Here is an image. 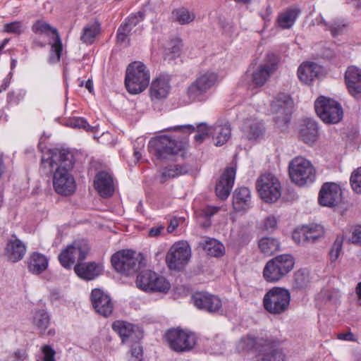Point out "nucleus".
<instances>
[{"label":"nucleus","instance_id":"f257e3e1","mask_svg":"<svg viewBox=\"0 0 361 361\" xmlns=\"http://www.w3.org/2000/svg\"><path fill=\"white\" fill-rule=\"evenodd\" d=\"M74 164V156L68 149H49L42 156L40 169L45 175L53 173V187L56 193L68 196L75 192L76 184L71 173Z\"/></svg>","mask_w":361,"mask_h":361},{"label":"nucleus","instance_id":"f03ea898","mask_svg":"<svg viewBox=\"0 0 361 361\" xmlns=\"http://www.w3.org/2000/svg\"><path fill=\"white\" fill-rule=\"evenodd\" d=\"M236 350L253 352L256 361H285L286 355L280 348L279 342L272 339L256 338L247 334L240 338L236 345Z\"/></svg>","mask_w":361,"mask_h":361},{"label":"nucleus","instance_id":"7ed1b4c3","mask_svg":"<svg viewBox=\"0 0 361 361\" xmlns=\"http://www.w3.org/2000/svg\"><path fill=\"white\" fill-rule=\"evenodd\" d=\"M150 73L141 61L130 63L126 68L125 85L128 92L136 94L144 91L149 84Z\"/></svg>","mask_w":361,"mask_h":361},{"label":"nucleus","instance_id":"20e7f679","mask_svg":"<svg viewBox=\"0 0 361 361\" xmlns=\"http://www.w3.org/2000/svg\"><path fill=\"white\" fill-rule=\"evenodd\" d=\"M288 172L291 181L299 186L312 184L316 179L314 166L310 161L301 156L290 161Z\"/></svg>","mask_w":361,"mask_h":361},{"label":"nucleus","instance_id":"39448f33","mask_svg":"<svg viewBox=\"0 0 361 361\" xmlns=\"http://www.w3.org/2000/svg\"><path fill=\"white\" fill-rule=\"evenodd\" d=\"M294 264L295 259L290 255H278L267 262L263 269V277L267 282H278L290 272Z\"/></svg>","mask_w":361,"mask_h":361},{"label":"nucleus","instance_id":"423d86ee","mask_svg":"<svg viewBox=\"0 0 361 361\" xmlns=\"http://www.w3.org/2000/svg\"><path fill=\"white\" fill-rule=\"evenodd\" d=\"M262 302L267 312L273 315H280L289 309L290 293L286 288L273 287L264 294Z\"/></svg>","mask_w":361,"mask_h":361},{"label":"nucleus","instance_id":"0eeeda50","mask_svg":"<svg viewBox=\"0 0 361 361\" xmlns=\"http://www.w3.org/2000/svg\"><path fill=\"white\" fill-rule=\"evenodd\" d=\"M132 250H121L112 255L111 263L114 269L124 276L135 274L142 266V259L135 257Z\"/></svg>","mask_w":361,"mask_h":361},{"label":"nucleus","instance_id":"6e6552de","mask_svg":"<svg viewBox=\"0 0 361 361\" xmlns=\"http://www.w3.org/2000/svg\"><path fill=\"white\" fill-rule=\"evenodd\" d=\"M218 81V75L212 71L201 73L188 87L186 95L190 102H204L206 93L213 87Z\"/></svg>","mask_w":361,"mask_h":361},{"label":"nucleus","instance_id":"1a4fd4ad","mask_svg":"<svg viewBox=\"0 0 361 361\" xmlns=\"http://www.w3.org/2000/svg\"><path fill=\"white\" fill-rule=\"evenodd\" d=\"M314 108L318 116L326 123H338L343 117L341 104L329 97H319L314 102Z\"/></svg>","mask_w":361,"mask_h":361},{"label":"nucleus","instance_id":"9d476101","mask_svg":"<svg viewBox=\"0 0 361 361\" xmlns=\"http://www.w3.org/2000/svg\"><path fill=\"white\" fill-rule=\"evenodd\" d=\"M89 250L90 247L86 240H75L61 250L58 258L63 268L71 269L76 261L78 263L85 259Z\"/></svg>","mask_w":361,"mask_h":361},{"label":"nucleus","instance_id":"9b49d317","mask_svg":"<svg viewBox=\"0 0 361 361\" xmlns=\"http://www.w3.org/2000/svg\"><path fill=\"white\" fill-rule=\"evenodd\" d=\"M136 285L140 289L149 292L166 293L170 289L169 282L151 270L140 271L137 276Z\"/></svg>","mask_w":361,"mask_h":361},{"label":"nucleus","instance_id":"f8f14e48","mask_svg":"<svg viewBox=\"0 0 361 361\" xmlns=\"http://www.w3.org/2000/svg\"><path fill=\"white\" fill-rule=\"evenodd\" d=\"M256 188L262 199L267 202H276L281 195V183L271 173L262 175L257 180Z\"/></svg>","mask_w":361,"mask_h":361},{"label":"nucleus","instance_id":"ddd939ff","mask_svg":"<svg viewBox=\"0 0 361 361\" xmlns=\"http://www.w3.org/2000/svg\"><path fill=\"white\" fill-rule=\"evenodd\" d=\"M191 256V250L186 242L175 243L166 256V262L170 269L181 270L188 262Z\"/></svg>","mask_w":361,"mask_h":361},{"label":"nucleus","instance_id":"4468645a","mask_svg":"<svg viewBox=\"0 0 361 361\" xmlns=\"http://www.w3.org/2000/svg\"><path fill=\"white\" fill-rule=\"evenodd\" d=\"M165 337L170 348L176 352L188 351L193 348L196 343L193 334L178 329H169Z\"/></svg>","mask_w":361,"mask_h":361},{"label":"nucleus","instance_id":"2eb2a0df","mask_svg":"<svg viewBox=\"0 0 361 361\" xmlns=\"http://www.w3.org/2000/svg\"><path fill=\"white\" fill-rule=\"evenodd\" d=\"M148 147L153 151L158 159H167L170 156L176 154L180 151L177 142L167 135H161L150 140Z\"/></svg>","mask_w":361,"mask_h":361},{"label":"nucleus","instance_id":"dca6fc26","mask_svg":"<svg viewBox=\"0 0 361 361\" xmlns=\"http://www.w3.org/2000/svg\"><path fill=\"white\" fill-rule=\"evenodd\" d=\"M193 305L208 313H219L222 310V302L219 297L208 292H195L191 296Z\"/></svg>","mask_w":361,"mask_h":361},{"label":"nucleus","instance_id":"f3484780","mask_svg":"<svg viewBox=\"0 0 361 361\" xmlns=\"http://www.w3.org/2000/svg\"><path fill=\"white\" fill-rule=\"evenodd\" d=\"M27 252L25 243L13 234L6 241L4 255L8 262L16 263L22 260Z\"/></svg>","mask_w":361,"mask_h":361},{"label":"nucleus","instance_id":"a211bd4d","mask_svg":"<svg viewBox=\"0 0 361 361\" xmlns=\"http://www.w3.org/2000/svg\"><path fill=\"white\" fill-rule=\"evenodd\" d=\"M30 322L38 331L40 336H53L56 334L54 329H48L51 324V315L45 308H35L32 311Z\"/></svg>","mask_w":361,"mask_h":361},{"label":"nucleus","instance_id":"6ab92c4d","mask_svg":"<svg viewBox=\"0 0 361 361\" xmlns=\"http://www.w3.org/2000/svg\"><path fill=\"white\" fill-rule=\"evenodd\" d=\"M342 191L338 185L334 183L323 184L319 194V202L321 205L332 207L341 200Z\"/></svg>","mask_w":361,"mask_h":361},{"label":"nucleus","instance_id":"aec40b11","mask_svg":"<svg viewBox=\"0 0 361 361\" xmlns=\"http://www.w3.org/2000/svg\"><path fill=\"white\" fill-rule=\"evenodd\" d=\"M91 302L95 311L100 315L107 317L114 310V304L109 295L99 288H94L91 292Z\"/></svg>","mask_w":361,"mask_h":361},{"label":"nucleus","instance_id":"412c9836","mask_svg":"<svg viewBox=\"0 0 361 361\" xmlns=\"http://www.w3.org/2000/svg\"><path fill=\"white\" fill-rule=\"evenodd\" d=\"M235 170L233 167L226 168L216 183L215 192L216 196L222 200H226L233 186Z\"/></svg>","mask_w":361,"mask_h":361},{"label":"nucleus","instance_id":"4be33fe9","mask_svg":"<svg viewBox=\"0 0 361 361\" xmlns=\"http://www.w3.org/2000/svg\"><path fill=\"white\" fill-rule=\"evenodd\" d=\"M345 81L350 94L356 99L361 98V69L349 66L345 73Z\"/></svg>","mask_w":361,"mask_h":361},{"label":"nucleus","instance_id":"5701e85b","mask_svg":"<svg viewBox=\"0 0 361 361\" xmlns=\"http://www.w3.org/2000/svg\"><path fill=\"white\" fill-rule=\"evenodd\" d=\"M277 61L273 58L259 67L252 73V82L256 87L263 86L271 75L277 69Z\"/></svg>","mask_w":361,"mask_h":361},{"label":"nucleus","instance_id":"b1692460","mask_svg":"<svg viewBox=\"0 0 361 361\" xmlns=\"http://www.w3.org/2000/svg\"><path fill=\"white\" fill-rule=\"evenodd\" d=\"M293 100L287 94H278L271 104V110L274 114H280L282 119L288 122L293 109Z\"/></svg>","mask_w":361,"mask_h":361},{"label":"nucleus","instance_id":"393cba45","mask_svg":"<svg viewBox=\"0 0 361 361\" xmlns=\"http://www.w3.org/2000/svg\"><path fill=\"white\" fill-rule=\"evenodd\" d=\"M323 235V227L319 224H312L303 226L298 232H294L293 238L295 240L298 237L302 238L298 240V243H314Z\"/></svg>","mask_w":361,"mask_h":361},{"label":"nucleus","instance_id":"a878e982","mask_svg":"<svg viewBox=\"0 0 361 361\" xmlns=\"http://www.w3.org/2000/svg\"><path fill=\"white\" fill-rule=\"evenodd\" d=\"M298 136L305 143L312 145L319 138L317 123L312 118L304 119L300 126Z\"/></svg>","mask_w":361,"mask_h":361},{"label":"nucleus","instance_id":"bb28decb","mask_svg":"<svg viewBox=\"0 0 361 361\" xmlns=\"http://www.w3.org/2000/svg\"><path fill=\"white\" fill-rule=\"evenodd\" d=\"M171 77L168 74H161L152 82L150 87V97L152 99H161L168 95L170 86Z\"/></svg>","mask_w":361,"mask_h":361},{"label":"nucleus","instance_id":"cd10ccee","mask_svg":"<svg viewBox=\"0 0 361 361\" xmlns=\"http://www.w3.org/2000/svg\"><path fill=\"white\" fill-rule=\"evenodd\" d=\"M94 186L102 197H111L114 192L113 178L106 171L99 172L94 178Z\"/></svg>","mask_w":361,"mask_h":361},{"label":"nucleus","instance_id":"c85d7f7f","mask_svg":"<svg viewBox=\"0 0 361 361\" xmlns=\"http://www.w3.org/2000/svg\"><path fill=\"white\" fill-rule=\"evenodd\" d=\"M74 271L77 276L86 281L95 279L102 273V267L96 262L76 263L74 266Z\"/></svg>","mask_w":361,"mask_h":361},{"label":"nucleus","instance_id":"c756f323","mask_svg":"<svg viewBox=\"0 0 361 361\" xmlns=\"http://www.w3.org/2000/svg\"><path fill=\"white\" fill-rule=\"evenodd\" d=\"M301 13V10L298 6H291L278 14L276 18V25L282 30L291 28L298 18Z\"/></svg>","mask_w":361,"mask_h":361},{"label":"nucleus","instance_id":"7c9ffc66","mask_svg":"<svg viewBox=\"0 0 361 361\" xmlns=\"http://www.w3.org/2000/svg\"><path fill=\"white\" fill-rule=\"evenodd\" d=\"M251 193L248 188L241 187L235 190L233 195V207L236 212H244L251 207Z\"/></svg>","mask_w":361,"mask_h":361},{"label":"nucleus","instance_id":"2f4dec72","mask_svg":"<svg viewBox=\"0 0 361 361\" xmlns=\"http://www.w3.org/2000/svg\"><path fill=\"white\" fill-rule=\"evenodd\" d=\"M231 129L228 122H217L212 126L211 136L215 141V145L222 146L231 137Z\"/></svg>","mask_w":361,"mask_h":361},{"label":"nucleus","instance_id":"473e14b6","mask_svg":"<svg viewBox=\"0 0 361 361\" xmlns=\"http://www.w3.org/2000/svg\"><path fill=\"white\" fill-rule=\"evenodd\" d=\"M319 67L314 62L302 63L298 69L299 80L307 85L311 82L318 76Z\"/></svg>","mask_w":361,"mask_h":361},{"label":"nucleus","instance_id":"72a5a7b5","mask_svg":"<svg viewBox=\"0 0 361 361\" xmlns=\"http://www.w3.org/2000/svg\"><path fill=\"white\" fill-rule=\"evenodd\" d=\"M49 264L48 258L38 252H32L27 261L28 270L34 274H40L44 271Z\"/></svg>","mask_w":361,"mask_h":361},{"label":"nucleus","instance_id":"f704fd0d","mask_svg":"<svg viewBox=\"0 0 361 361\" xmlns=\"http://www.w3.org/2000/svg\"><path fill=\"white\" fill-rule=\"evenodd\" d=\"M136 328L137 327L131 323L121 320L116 321L112 324L113 330L119 335L123 343L136 337Z\"/></svg>","mask_w":361,"mask_h":361},{"label":"nucleus","instance_id":"c9c22d12","mask_svg":"<svg viewBox=\"0 0 361 361\" xmlns=\"http://www.w3.org/2000/svg\"><path fill=\"white\" fill-rule=\"evenodd\" d=\"M242 130L243 136L249 140L259 138L262 136L264 133L262 126L259 123L251 120H247L244 122Z\"/></svg>","mask_w":361,"mask_h":361},{"label":"nucleus","instance_id":"e433bc0d","mask_svg":"<svg viewBox=\"0 0 361 361\" xmlns=\"http://www.w3.org/2000/svg\"><path fill=\"white\" fill-rule=\"evenodd\" d=\"M258 247L264 255H271L279 250L280 243L275 238L263 237L259 240Z\"/></svg>","mask_w":361,"mask_h":361},{"label":"nucleus","instance_id":"4c0bfd02","mask_svg":"<svg viewBox=\"0 0 361 361\" xmlns=\"http://www.w3.org/2000/svg\"><path fill=\"white\" fill-rule=\"evenodd\" d=\"M203 250L212 257H221L224 254V246L219 240L212 238L201 243Z\"/></svg>","mask_w":361,"mask_h":361},{"label":"nucleus","instance_id":"58836bf2","mask_svg":"<svg viewBox=\"0 0 361 361\" xmlns=\"http://www.w3.org/2000/svg\"><path fill=\"white\" fill-rule=\"evenodd\" d=\"M188 168L186 165L176 164L170 165L163 169L161 177V182L164 183L169 178H174L179 176L186 174Z\"/></svg>","mask_w":361,"mask_h":361},{"label":"nucleus","instance_id":"ea45409f","mask_svg":"<svg viewBox=\"0 0 361 361\" xmlns=\"http://www.w3.org/2000/svg\"><path fill=\"white\" fill-rule=\"evenodd\" d=\"M310 282L309 271L306 269H299L293 276V286L295 289L302 290L307 287Z\"/></svg>","mask_w":361,"mask_h":361},{"label":"nucleus","instance_id":"a19ab883","mask_svg":"<svg viewBox=\"0 0 361 361\" xmlns=\"http://www.w3.org/2000/svg\"><path fill=\"white\" fill-rule=\"evenodd\" d=\"M32 31L39 35H44L49 36L51 33L55 35V37L59 35L56 28L51 27L49 23L39 20H37L32 26Z\"/></svg>","mask_w":361,"mask_h":361},{"label":"nucleus","instance_id":"79ce46f5","mask_svg":"<svg viewBox=\"0 0 361 361\" xmlns=\"http://www.w3.org/2000/svg\"><path fill=\"white\" fill-rule=\"evenodd\" d=\"M99 32V26L97 24H91L85 26L80 36V40L86 44H92L96 36Z\"/></svg>","mask_w":361,"mask_h":361},{"label":"nucleus","instance_id":"37998d69","mask_svg":"<svg viewBox=\"0 0 361 361\" xmlns=\"http://www.w3.org/2000/svg\"><path fill=\"white\" fill-rule=\"evenodd\" d=\"M63 51V44L59 35L55 37L54 42L51 45L50 56L49 58V63H56L59 62Z\"/></svg>","mask_w":361,"mask_h":361},{"label":"nucleus","instance_id":"c03bdc74","mask_svg":"<svg viewBox=\"0 0 361 361\" xmlns=\"http://www.w3.org/2000/svg\"><path fill=\"white\" fill-rule=\"evenodd\" d=\"M173 16L176 21L181 25L188 24L195 19L193 13H190L187 8L182 7L173 11Z\"/></svg>","mask_w":361,"mask_h":361},{"label":"nucleus","instance_id":"a18cd8bd","mask_svg":"<svg viewBox=\"0 0 361 361\" xmlns=\"http://www.w3.org/2000/svg\"><path fill=\"white\" fill-rule=\"evenodd\" d=\"M25 30V26L22 21L16 20L4 25L2 32L15 35H20Z\"/></svg>","mask_w":361,"mask_h":361},{"label":"nucleus","instance_id":"49530a36","mask_svg":"<svg viewBox=\"0 0 361 361\" xmlns=\"http://www.w3.org/2000/svg\"><path fill=\"white\" fill-rule=\"evenodd\" d=\"M212 126H209L206 123L202 122L197 125V133L195 135V140L198 143H202L207 137L211 135Z\"/></svg>","mask_w":361,"mask_h":361},{"label":"nucleus","instance_id":"de8ad7c7","mask_svg":"<svg viewBox=\"0 0 361 361\" xmlns=\"http://www.w3.org/2000/svg\"><path fill=\"white\" fill-rule=\"evenodd\" d=\"M144 18V12L138 11L135 13H132L121 24L126 25L128 30H129V31L131 32L132 29L141 21H142Z\"/></svg>","mask_w":361,"mask_h":361},{"label":"nucleus","instance_id":"09e8293b","mask_svg":"<svg viewBox=\"0 0 361 361\" xmlns=\"http://www.w3.org/2000/svg\"><path fill=\"white\" fill-rule=\"evenodd\" d=\"M350 183L354 192L361 194V166L355 169L350 176Z\"/></svg>","mask_w":361,"mask_h":361},{"label":"nucleus","instance_id":"8fccbe9b","mask_svg":"<svg viewBox=\"0 0 361 361\" xmlns=\"http://www.w3.org/2000/svg\"><path fill=\"white\" fill-rule=\"evenodd\" d=\"M67 126L73 128H81L89 132L92 131V126L86 119L82 117H74L67 121Z\"/></svg>","mask_w":361,"mask_h":361},{"label":"nucleus","instance_id":"3c124183","mask_svg":"<svg viewBox=\"0 0 361 361\" xmlns=\"http://www.w3.org/2000/svg\"><path fill=\"white\" fill-rule=\"evenodd\" d=\"M343 236H337L329 252L330 259L331 262H335L338 258L343 247Z\"/></svg>","mask_w":361,"mask_h":361},{"label":"nucleus","instance_id":"603ef678","mask_svg":"<svg viewBox=\"0 0 361 361\" xmlns=\"http://www.w3.org/2000/svg\"><path fill=\"white\" fill-rule=\"evenodd\" d=\"M346 23L343 19H335L331 22L330 27L328 30H329L332 36L335 37L343 32Z\"/></svg>","mask_w":361,"mask_h":361},{"label":"nucleus","instance_id":"864d4df0","mask_svg":"<svg viewBox=\"0 0 361 361\" xmlns=\"http://www.w3.org/2000/svg\"><path fill=\"white\" fill-rule=\"evenodd\" d=\"M181 52V43L180 41L173 42V45L169 49V52L166 53L165 60L171 61L178 57Z\"/></svg>","mask_w":361,"mask_h":361},{"label":"nucleus","instance_id":"5fc2aeb1","mask_svg":"<svg viewBox=\"0 0 361 361\" xmlns=\"http://www.w3.org/2000/svg\"><path fill=\"white\" fill-rule=\"evenodd\" d=\"M142 348L139 343H134L131 345L130 357L129 361H142Z\"/></svg>","mask_w":361,"mask_h":361},{"label":"nucleus","instance_id":"6e6d98bb","mask_svg":"<svg viewBox=\"0 0 361 361\" xmlns=\"http://www.w3.org/2000/svg\"><path fill=\"white\" fill-rule=\"evenodd\" d=\"M277 226V219L274 216H267L263 221L262 229L267 231H273Z\"/></svg>","mask_w":361,"mask_h":361},{"label":"nucleus","instance_id":"4d7b16f0","mask_svg":"<svg viewBox=\"0 0 361 361\" xmlns=\"http://www.w3.org/2000/svg\"><path fill=\"white\" fill-rule=\"evenodd\" d=\"M41 350L44 355L43 361H56V352L52 347L49 345H44L42 347Z\"/></svg>","mask_w":361,"mask_h":361},{"label":"nucleus","instance_id":"13d9d810","mask_svg":"<svg viewBox=\"0 0 361 361\" xmlns=\"http://www.w3.org/2000/svg\"><path fill=\"white\" fill-rule=\"evenodd\" d=\"M130 33V32L128 30L127 25L121 24L117 30L116 38L118 42H125Z\"/></svg>","mask_w":361,"mask_h":361},{"label":"nucleus","instance_id":"bf43d9fd","mask_svg":"<svg viewBox=\"0 0 361 361\" xmlns=\"http://www.w3.org/2000/svg\"><path fill=\"white\" fill-rule=\"evenodd\" d=\"M220 210L219 207L216 206H207L201 210V215L209 219L214 214H216Z\"/></svg>","mask_w":361,"mask_h":361},{"label":"nucleus","instance_id":"052dcab7","mask_svg":"<svg viewBox=\"0 0 361 361\" xmlns=\"http://www.w3.org/2000/svg\"><path fill=\"white\" fill-rule=\"evenodd\" d=\"M350 240L354 244H361V226L354 228Z\"/></svg>","mask_w":361,"mask_h":361},{"label":"nucleus","instance_id":"680f3d73","mask_svg":"<svg viewBox=\"0 0 361 361\" xmlns=\"http://www.w3.org/2000/svg\"><path fill=\"white\" fill-rule=\"evenodd\" d=\"M136 143L137 145H140V147H136L135 144H134V145H133V147H134L133 155H134L135 161H139L140 160V159L142 158V154H141L140 150L144 147L143 140L142 139V140H140V142H139V139H137V141H136Z\"/></svg>","mask_w":361,"mask_h":361},{"label":"nucleus","instance_id":"e2e57ef3","mask_svg":"<svg viewBox=\"0 0 361 361\" xmlns=\"http://www.w3.org/2000/svg\"><path fill=\"white\" fill-rule=\"evenodd\" d=\"M164 226L162 225L152 227L149 231V236L157 237L161 235L162 231L164 230Z\"/></svg>","mask_w":361,"mask_h":361},{"label":"nucleus","instance_id":"0e129e2a","mask_svg":"<svg viewBox=\"0 0 361 361\" xmlns=\"http://www.w3.org/2000/svg\"><path fill=\"white\" fill-rule=\"evenodd\" d=\"M13 357L15 358L13 361H23L26 358L27 354L24 350L18 349L14 353Z\"/></svg>","mask_w":361,"mask_h":361},{"label":"nucleus","instance_id":"69168bd1","mask_svg":"<svg viewBox=\"0 0 361 361\" xmlns=\"http://www.w3.org/2000/svg\"><path fill=\"white\" fill-rule=\"evenodd\" d=\"M338 338L341 340L348 341H355V336L353 333L348 332L345 334H340L338 336Z\"/></svg>","mask_w":361,"mask_h":361},{"label":"nucleus","instance_id":"338daca9","mask_svg":"<svg viewBox=\"0 0 361 361\" xmlns=\"http://www.w3.org/2000/svg\"><path fill=\"white\" fill-rule=\"evenodd\" d=\"M46 45V42H41L38 39L35 38L32 41V47L37 48V47H44Z\"/></svg>","mask_w":361,"mask_h":361},{"label":"nucleus","instance_id":"774afa93","mask_svg":"<svg viewBox=\"0 0 361 361\" xmlns=\"http://www.w3.org/2000/svg\"><path fill=\"white\" fill-rule=\"evenodd\" d=\"M355 293L358 297L359 300L360 301L361 305V281L357 283L355 288Z\"/></svg>","mask_w":361,"mask_h":361}]
</instances>
